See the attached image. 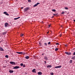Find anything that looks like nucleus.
<instances>
[{"label": "nucleus", "mask_w": 75, "mask_h": 75, "mask_svg": "<svg viewBox=\"0 0 75 75\" xmlns=\"http://www.w3.org/2000/svg\"><path fill=\"white\" fill-rule=\"evenodd\" d=\"M28 9H29V8L28 7H27L24 8V13H25V11H28Z\"/></svg>", "instance_id": "obj_1"}, {"label": "nucleus", "mask_w": 75, "mask_h": 75, "mask_svg": "<svg viewBox=\"0 0 75 75\" xmlns=\"http://www.w3.org/2000/svg\"><path fill=\"white\" fill-rule=\"evenodd\" d=\"M20 68V67L16 66L13 67V69H18Z\"/></svg>", "instance_id": "obj_2"}, {"label": "nucleus", "mask_w": 75, "mask_h": 75, "mask_svg": "<svg viewBox=\"0 0 75 75\" xmlns=\"http://www.w3.org/2000/svg\"><path fill=\"white\" fill-rule=\"evenodd\" d=\"M61 66H59L55 67L54 68H61Z\"/></svg>", "instance_id": "obj_3"}, {"label": "nucleus", "mask_w": 75, "mask_h": 75, "mask_svg": "<svg viewBox=\"0 0 75 75\" xmlns=\"http://www.w3.org/2000/svg\"><path fill=\"white\" fill-rule=\"evenodd\" d=\"M40 3H37L36 4H35L33 6V7H36V6H37L38 5V4H40Z\"/></svg>", "instance_id": "obj_4"}, {"label": "nucleus", "mask_w": 75, "mask_h": 75, "mask_svg": "<svg viewBox=\"0 0 75 75\" xmlns=\"http://www.w3.org/2000/svg\"><path fill=\"white\" fill-rule=\"evenodd\" d=\"M10 63H11V64H12V65H15L16 64V63L13 62H11Z\"/></svg>", "instance_id": "obj_5"}, {"label": "nucleus", "mask_w": 75, "mask_h": 75, "mask_svg": "<svg viewBox=\"0 0 75 75\" xmlns=\"http://www.w3.org/2000/svg\"><path fill=\"white\" fill-rule=\"evenodd\" d=\"M65 54H67V55H71V53H68L67 52H65Z\"/></svg>", "instance_id": "obj_6"}, {"label": "nucleus", "mask_w": 75, "mask_h": 75, "mask_svg": "<svg viewBox=\"0 0 75 75\" xmlns=\"http://www.w3.org/2000/svg\"><path fill=\"white\" fill-rule=\"evenodd\" d=\"M4 14H5L6 16H9V14H8V13H7L6 12H4Z\"/></svg>", "instance_id": "obj_7"}, {"label": "nucleus", "mask_w": 75, "mask_h": 75, "mask_svg": "<svg viewBox=\"0 0 75 75\" xmlns=\"http://www.w3.org/2000/svg\"><path fill=\"white\" fill-rule=\"evenodd\" d=\"M16 53L17 54H23V52H16Z\"/></svg>", "instance_id": "obj_8"}, {"label": "nucleus", "mask_w": 75, "mask_h": 75, "mask_svg": "<svg viewBox=\"0 0 75 75\" xmlns=\"http://www.w3.org/2000/svg\"><path fill=\"white\" fill-rule=\"evenodd\" d=\"M35 69H34L32 70V72H34V73H36V71H35Z\"/></svg>", "instance_id": "obj_9"}, {"label": "nucleus", "mask_w": 75, "mask_h": 75, "mask_svg": "<svg viewBox=\"0 0 75 75\" xmlns=\"http://www.w3.org/2000/svg\"><path fill=\"white\" fill-rule=\"evenodd\" d=\"M25 58L26 59H28L30 58V57L28 56H27L25 57Z\"/></svg>", "instance_id": "obj_10"}, {"label": "nucleus", "mask_w": 75, "mask_h": 75, "mask_svg": "<svg viewBox=\"0 0 75 75\" xmlns=\"http://www.w3.org/2000/svg\"><path fill=\"white\" fill-rule=\"evenodd\" d=\"M38 75H42V72H41V71L38 72Z\"/></svg>", "instance_id": "obj_11"}, {"label": "nucleus", "mask_w": 75, "mask_h": 75, "mask_svg": "<svg viewBox=\"0 0 75 75\" xmlns=\"http://www.w3.org/2000/svg\"><path fill=\"white\" fill-rule=\"evenodd\" d=\"M5 27H7V25H8V23H6L5 24Z\"/></svg>", "instance_id": "obj_12"}, {"label": "nucleus", "mask_w": 75, "mask_h": 75, "mask_svg": "<svg viewBox=\"0 0 75 75\" xmlns=\"http://www.w3.org/2000/svg\"><path fill=\"white\" fill-rule=\"evenodd\" d=\"M9 72L10 73H13V72H14V71L10 70L9 71Z\"/></svg>", "instance_id": "obj_13"}, {"label": "nucleus", "mask_w": 75, "mask_h": 75, "mask_svg": "<svg viewBox=\"0 0 75 75\" xmlns=\"http://www.w3.org/2000/svg\"><path fill=\"white\" fill-rule=\"evenodd\" d=\"M0 50L1 51H4V49H3L2 48V47H0Z\"/></svg>", "instance_id": "obj_14"}, {"label": "nucleus", "mask_w": 75, "mask_h": 75, "mask_svg": "<svg viewBox=\"0 0 75 75\" xmlns=\"http://www.w3.org/2000/svg\"><path fill=\"white\" fill-rule=\"evenodd\" d=\"M20 18V17H18L17 18H14V20H17V19H18V18Z\"/></svg>", "instance_id": "obj_15"}, {"label": "nucleus", "mask_w": 75, "mask_h": 75, "mask_svg": "<svg viewBox=\"0 0 75 75\" xmlns=\"http://www.w3.org/2000/svg\"><path fill=\"white\" fill-rule=\"evenodd\" d=\"M44 59H45V60H48V57H44Z\"/></svg>", "instance_id": "obj_16"}, {"label": "nucleus", "mask_w": 75, "mask_h": 75, "mask_svg": "<svg viewBox=\"0 0 75 75\" xmlns=\"http://www.w3.org/2000/svg\"><path fill=\"white\" fill-rule=\"evenodd\" d=\"M52 67L51 65H48L47 66V68H50V67Z\"/></svg>", "instance_id": "obj_17"}, {"label": "nucleus", "mask_w": 75, "mask_h": 75, "mask_svg": "<svg viewBox=\"0 0 75 75\" xmlns=\"http://www.w3.org/2000/svg\"><path fill=\"white\" fill-rule=\"evenodd\" d=\"M72 60H70L69 62V63H70V64H72Z\"/></svg>", "instance_id": "obj_18"}, {"label": "nucleus", "mask_w": 75, "mask_h": 75, "mask_svg": "<svg viewBox=\"0 0 75 75\" xmlns=\"http://www.w3.org/2000/svg\"><path fill=\"white\" fill-rule=\"evenodd\" d=\"M55 50L56 51H58V48H55Z\"/></svg>", "instance_id": "obj_19"}, {"label": "nucleus", "mask_w": 75, "mask_h": 75, "mask_svg": "<svg viewBox=\"0 0 75 75\" xmlns=\"http://www.w3.org/2000/svg\"><path fill=\"white\" fill-rule=\"evenodd\" d=\"M5 57L6 58H8V55H6L5 56Z\"/></svg>", "instance_id": "obj_20"}, {"label": "nucleus", "mask_w": 75, "mask_h": 75, "mask_svg": "<svg viewBox=\"0 0 75 75\" xmlns=\"http://www.w3.org/2000/svg\"><path fill=\"white\" fill-rule=\"evenodd\" d=\"M52 11H54V12L56 11V10L55 9H52Z\"/></svg>", "instance_id": "obj_21"}, {"label": "nucleus", "mask_w": 75, "mask_h": 75, "mask_svg": "<svg viewBox=\"0 0 75 75\" xmlns=\"http://www.w3.org/2000/svg\"><path fill=\"white\" fill-rule=\"evenodd\" d=\"M50 74L51 75H54V73H50Z\"/></svg>", "instance_id": "obj_22"}, {"label": "nucleus", "mask_w": 75, "mask_h": 75, "mask_svg": "<svg viewBox=\"0 0 75 75\" xmlns=\"http://www.w3.org/2000/svg\"><path fill=\"white\" fill-rule=\"evenodd\" d=\"M72 59H75V56L73 57H72Z\"/></svg>", "instance_id": "obj_23"}, {"label": "nucleus", "mask_w": 75, "mask_h": 75, "mask_svg": "<svg viewBox=\"0 0 75 75\" xmlns=\"http://www.w3.org/2000/svg\"><path fill=\"white\" fill-rule=\"evenodd\" d=\"M21 67H23V63H21Z\"/></svg>", "instance_id": "obj_24"}, {"label": "nucleus", "mask_w": 75, "mask_h": 75, "mask_svg": "<svg viewBox=\"0 0 75 75\" xmlns=\"http://www.w3.org/2000/svg\"><path fill=\"white\" fill-rule=\"evenodd\" d=\"M46 46H47V43H45V44H44Z\"/></svg>", "instance_id": "obj_25"}, {"label": "nucleus", "mask_w": 75, "mask_h": 75, "mask_svg": "<svg viewBox=\"0 0 75 75\" xmlns=\"http://www.w3.org/2000/svg\"><path fill=\"white\" fill-rule=\"evenodd\" d=\"M66 10H68V8L67 7H65L64 8Z\"/></svg>", "instance_id": "obj_26"}, {"label": "nucleus", "mask_w": 75, "mask_h": 75, "mask_svg": "<svg viewBox=\"0 0 75 75\" xmlns=\"http://www.w3.org/2000/svg\"><path fill=\"white\" fill-rule=\"evenodd\" d=\"M2 34H6V32H3V33H2Z\"/></svg>", "instance_id": "obj_27"}, {"label": "nucleus", "mask_w": 75, "mask_h": 75, "mask_svg": "<svg viewBox=\"0 0 75 75\" xmlns=\"http://www.w3.org/2000/svg\"><path fill=\"white\" fill-rule=\"evenodd\" d=\"M39 44L40 45H42V44H41V42H39Z\"/></svg>", "instance_id": "obj_28"}, {"label": "nucleus", "mask_w": 75, "mask_h": 75, "mask_svg": "<svg viewBox=\"0 0 75 75\" xmlns=\"http://www.w3.org/2000/svg\"><path fill=\"white\" fill-rule=\"evenodd\" d=\"M48 45H50V44H51V42H48Z\"/></svg>", "instance_id": "obj_29"}, {"label": "nucleus", "mask_w": 75, "mask_h": 75, "mask_svg": "<svg viewBox=\"0 0 75 75\" xmlns=\"http://www.w3.org/2000/svg\"><path fill=\"white\" fill-rule=\"evenodd\" d=\"M23 68H24V67H25V65L24 64V65H23Z\"/></svg>", "instance_id": "obj_30"}, {"label": "nucleus", "mask_w": 75, "mask_h": 75, "mask_svg": "<svg viewBox=\"0 0 75 75\" xmlns=\"http://www.w3.org/2000/svg\"><path fill=\"white\" fill-rule=\"evenodd\" d=\"M28 2L29 3H31V0H28Z\"/></svg>", "instance_id": "obj_31"}, {"label": "nucleus", "mask_w": 75, "mask_h": 75, "mask_svg": "<svg viewBox=\"0 0 75 75\" xmlns=\"http://www.w3.org/2000/svg\"><path fill=\"white\" fill-rule=\"evenodd\" d=\"M64 13H65V12H62V14H64Z\"/></svg>", "instance_id": "obj_32"}, {"label": "nucleus", "mask_w": 75, "mask_h": 75, "mask_svg": "<svg viewBox=\"0 0 75 75\" xmlns=\"http://www.w3.org/2000/svg\"><path fill=\"white\" fill-rule=\"evenodd\" d=\"M23 35H23V34H21V37H22L23 36Z\"/></svg>", "instance_id": "obj_33"}, {"label": "nucleus", "mask_w": 75, "mask_h": 75, "mask_svg": "<svg viewBox=\"0 0 75 75\" xmlns=\"http://www.w3.org/2000/svg\"><path fill=\"white\" fill-rule=\"evenodd\" d=\"M56 45H59V43H56Z\"/></svg>", "instance_id": "obj_34"}, {"label": "nucleus", "mask_w": 75, "mask_h": 75, "mask_svg": "<svg viewBox=\"0 0 75 75\" xmlns=\"http://www.w3.org/2000/svg\"><path fill=\"white\" fill-rule=\"evenodd\" d=\"M49 27H48V28H50V26H51V25H49Z\"/></svg>", "instance_id": "obj_35"}, {"label": "nucleus", "mask_w": 75, "mask_h": 75, "mask_svg": "<svg viewBox=\"0 0 75 75\" xmlns=\"http://www.w3.org/2000/svg\"><path fill=\"white\" fill-rule=\"evenodd\" d=\"M60 37H62V34H60Z\"/></svg>", "instance_id": "obj_36"}, {"label": "nucleus", "mask_w": 75, "mask_h": 75, "mask_svg": "<svg viewBox=\"0 0 75 75\" xmlns=\"http://www.w3.org/2000/svg\"><path fill=\"white\" fill-rule=\"evenodd\" d=\"M65 47H67V46H68V45H65Z\"/></svg>", "instance_id": "obj_37"}, {"label": "nucleus", "mask_w": 75, "mask_h": 75, "mask_svg": "<svg viewBox=\"0 0 75 75\" xmlns=\"http://www.w3.org/2000/svg\"><path fill=\"white\" fill-rule=\"evenodd\" d=\"M75 55V52H74L73 53V55Z\"/></svg>", "instance_id": "obj_38"}, {"label": "nucleus", "mask_w": 75, "mask_h": 75, "mask_svg": "<svg viewBox=\"0 0 75 75\" xmlns=\"http://www.w3.org/2000/svg\"><path fill=\"white\" fill-rule=\"evenodd\" d=\"M53 15L54 16H57V14H53Z\"/></svg>", "instance_id": "obj_39"}, {"label": "nucleus", "mask_w": 75, "mask_h": 75, "mask_svg": "<svg viewBox=\"0 0 75 75\" xmlns=\"http://www.w3.org/2000/svg\"><path fill=\"white\" fill-rule=\"evenodd\" d=\"M45 64H47V62H46L45 61Z\"/></svg>", "instance_id": "obj_40"}, {"label": "nucleus", "mask_w": 75, "mask_h": 75, "mask_svg": "<svg viewBox=\"0 0 75 75\" xmlns=\"http://www.w3.org/2000/svg\"><path fill=\"white\" fill-rule=\"evenodd\" d=\"M49 33V32H48L47 33V34H48Z\"/></svg>", "instance_id": "obj_41"}, {"label": "nucleus", "mask_w": 75, "mask_h": 75, "mask_svg": "<svg viewBox=\"0 0 75 75\" xmlns=\"http://www.w3.org/2000/svg\"><path fill=\"white\" fill-rule=\"evenodd\" d=\"M21 8L22 9H23V7H21Z\"/></svg>", "instance_id": "obj_42"}, {"label": "nucleus", "mask_w": 75, "mask_h": 75, "mask_svg": "<svg viewBox=\"0 0 75 75\" xmlns=\"http://www.w3.org/2000/svg\"><path fill=\"white\" fill-rule=\"evenodd\" d=\"M74 21L75 22V20H74Z\"/></svg>", "instance_id": "obj_43"}, {"label": "nucleus", "mask_w": 75, "mask_h": 75, "mask_svg": "<svg viewBox=\"0 0 75 75\" xmlns=\"http://www.w3.org/2000/svg\"><path fill=\"white\" fill-rule=\"evenodd\" d=\"M44 55V54H42V55Z\"/></svg>", "instance_id": "obj_44"}, {"label": "nucleus", "mask_w": 75, "mask_h": 75, "mask_svg": "<svg viewBox=\"0 0 75 75\" xmlns=\"http://www.w3.org/2000/svg\"><path fill=\"white\" fill-rule=\"evenodd\" d=\"M53 17H54V16H52V18H53Z\"/></svg>", "instance_id": "obj_45"}, {"label": "nucleus", "mask_w": 75, "mask_h": 75, "mask_svg": "<svg viewBox=\"0 0 75 75\" xmlns=\"http://www.w3.org/2000/svg\"><path fill=\"white\" fill-rule=\"evenodd\" d=\"M62 27V26H61V27Z\"/></svg>", "instance_id": "obj_46"}, {"label": "nucleus", "mask_w": 75, "mask_h": 75, "mask_svg": "<svg viewBox=\"0 0 75 75\" xmlns=\"http://www.w3.org/2000/svg\"><path fill=\"white\" fill-rule=\"evenodd\" d=\"M0 42H1L0 41Z\"/></svg>", "instance_id": "obj_47"}]
</instances>
